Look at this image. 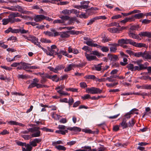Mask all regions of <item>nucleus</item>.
<instances>
[{"instance_id": "obj_27", "label": "nucleus", "mask_w": 151, "mask_h": 151, "mask_svg": "<svg viewBox=\"0 0 151 151\" xmlns=\"http://www.w3.org/2000/svg\"><path fill=\"white\" fill-rule=\"evenodd\" d=\"M84 78L86 79H91L95 80L96 78L95 76L93 75H87L85 76L84 77Z\"/></svg>"}, {"instance_id": "obj_46", "label": "nucleus", "mask_w": 151, "mask_h": 151, "mask_svg": "<svg viewBox=\"0 0 151 151\" xmlns=\"http://www.w3.org/2000/svg\"><path fill=\"white\" fill-rule=\"evenodd\" d=\"M84 43L86 44L88 46H91L93 43V41L92 40H89L84 41Z\"/></svg>"}, {"instance_id": "obj_7", "label": "nucleus", "mask_w": 151, "mask_h": 151, "mask_svg": "<svg viewBox=\"0 0 151 151\" xmlns=\"http://www.w3.org/2000/svg\"><path fill=\"white\" fill-rule=\"evenodd\" d=\"M27 40L31 42L36 45H37V44L38 43H40V42H38V39L34 36H29L27 38Z\"/></svg>"}, {"instance_id": "obj_49", "label": "nucleus", "mask_w": 151, "mask_h": 151, "mask_svg": "<svg viewBox=\"0 0 151 151\" xmlns=\"http://www.w3.org/2000/svg\"><path fill=\"white\" fill-rule=\"evenodd\" d=\"M2 22H3L2 24L3 25H6L9 22L8 18L3 19Z\"/></svg>"}, {"instance_id": "obj_4", "label": "nucleus", "mask_w": 151, "mask_h": 151, "mask_svg": "<svg viewBox=\"0 0 151 151\" xmlns=\"http://www.w3.org/2000/svg\"><path fill=\"white\" fill-rule=\"evenodd\" d=\"M88 91V93L90 92L92 94L100 93L102 92V90L97 88L92 87L88 88L87 90V92Z\"/></svg>"}, {"instance_id": "obj_45", "label": "nucleus", "mask_w": 151, "mask_h": 151, "mask_svg": "<svg viewBox=\"0 0 151 151\" xmlns=\"http://www.w3.org/2000/svg\"><path fill=\"white\" fill-rule=\"evenodd\" d=\"M44 33L46 35H47L49 37L53 36V34L51 32L46 31L44 32Z\"/></svg>"}, {"instance_id": "obj_14", "label": "nucleus", "mask_w": 151, "mask_h": 151, "mask_svg": "<svg viewBox=\"0 0 151 151\" xmlns=\"http://www.w3.org/2000/svg\"><path fill=\"white\" fill-rule=\"evenodd\" d=\"M49 74L47 73H44L42 76H41L42 78L40 80V83L42 84L45 83L47 80L46 78H48Z\"/></svg>"}, {"instance_id": "obj_59", "label": "nucleus", "mask_w": 151, "mask_h": 151, "mask_svg": "<svg viewBox=\"0 0 151 151\" xmlns=\"http://www.w3.org/2000/svg\"><path fill=\"white\" fill-rule=\"evenodd\" d=\"M9 132L6 129H4L3 131L0 133V134L2 135H5L6 134H9Z\"/></svg>"}, {"instance_id": "obj_3", "label": "nucleus", "mask_w": 151, "mask_h": 151, "mask_svg": "<svg viewBox=\"0 0 151 151\" xmlns=\"http://www.w3.org/2000/svg\"><path fill=\"white\" fill-rule=\"evenodd\" d=\"M59 17L61 19L54 20L53 22V23H63L65 22V21L69 19V17L67 15L61 16Z\"/></svg>"}, {"instance_id": "obj_41", "label": "nucleus", "mask_w": 151, "mask_h": 151, "mask_svg": "<svg viewBox=\"0 0 151 151\" xmlns=\"http://www.w3.org/2000/svg\"><path fill=\"white\" fill-rule=\"evenodd\" d=\"M135 123L134 120V119H132L131 121L128 122V126L129 127H132L134 125Z\"/></svg>"}, {"instance_id": "obj_48", "label": "nucleus", "mask_w": 151, "mask_h": 151, "mask_svg": "<svg viewBox=\"0 0 151 151\" xmlns=\"http://www.w3.org/2000/svg\"><path fill=\"white\" fill-rule=\"evenodd\" d=\"M63 144V142L61 140H58L56 142H52V145L54 146L55 147L56 145H57V144Z\"/></svg>"}, {"instance_id": "obj_58", "label": "nucleus", "mask_w": 151, "mask_h": 151, "mask_svg": "<svg viewBox=\"0 0 151 151\" xmlns=\"http://www.w3.org/2000/svg\"><path fill=\"white\" fill-rule=\"evenodd\" d=\"M9 18H8L9 22L11 23H14V19L12 17L10 16V15L8 16Z\"/></svg>"}, {"instance_id": "obj_30", "label": "nucleus", "mask_w": 151, "mask_h": 151, "mask_svg": "<svg viewBox=\"0 0 151 151\" xmlns=\"http://www.w3.org/2000/svg\"><path fill=\"white\" fill-rule=\"evenodd\" d=\"M108 30L112 33H116L118 31V29L116 28H109L108 29Z\"/></svg>"}, {"instance_id": "obj_55", "label": "nucleus", "mask_w": 151, "mask_h": 151, "mask_svg": "<svg viewBox=\"0 0 151 151\" xmlns=\"http://www.w3.org/2000/svg\"><path fill=\"white\" fill-rule=\"evenodd\" d=\"M83 131L85 132L86 133H91V134H94V132H93L89 129H84L83 130Z\"/></svg>"}, {"instance_id": "obj_34", "label": "nucleus", "mask_w": 151, "mask_h": 151, "mask_svg": "<svg viewBox=\"0 0 151 151\" xmlns=\"http://www.w3.org/2000/svg\"><path fill=\"white\" fill-rule=\"evenodd\" d=\"M142 54L143 52H139L136 53H134V52L133 55L137 57H142Z\"/></svg>"}, {"instance_id": "obj_51", "label": "nucleus", "mask_w": 151, "mask_h": 151, "mask_svg": "<svg viewBox=\"0 0 151 151\" xmlns=\"http://www.w3.org/2000/svg\"><path fill=\"white\" fill-rule=\"evenodd\" d=\"M96 19H96V17L91 19L87 23V25L91 24L95 21V20Z\"/></svg>"}, {"instance_id": "obj_12", "label": "nucleus", "mask_w": 151, "mask_h": 151, "mask_svg": "<svg viewBox=\"0 0 151 151\" xmlns=\"http://www.w3.org/2000/svg\"><path fill=\"white\" fill-rule=\"evenodd\" d=\"M127 121V120L126 118H124L122 122L120 124L119 126L122 127L123 129L126 128L128 127V124L126 123Z\"/></svg>"}, {"instance_id": "obj_8", "label": "nucleus", "mask_w": 151, "mask_h": 151, "mask_svg": "<svg viewBox=\"0 0 151 151\" xmlns=\"http://www.w3.org/2000/svg\"><path fill=\"white\" fill-rule=\"evenodd\" d=\"M109 46H111L110 48V51L111 52H115L117 50V47L119 46V44L113 43L109 44Z\"/></svg>"}, {"instance_id": "obj_42", "label": "nucleus", "mask_w": 151, "mask_h": 151, "mask_svg": "<svg viewBox=\"0 0 151 151\" xmlns=\"http://www.w3.org/2000/svg\"><path fill=\"white\" fill-rule=\"evenodd\" d=\"M57 92L60 94L61 95H63L64 96L68 95L69 94L67 92H65L64 91H62L60 90H58L57 91Z\"/></svg>"}, {"instance_id": "obj_56", "label": "nucleus", "mask_w": 151, "mask_h": 151, "mask_svg": "<svg viewBox=\"0 0 151 151\" xmlns=\"http://www.w3.org/2000/svg\"><path fill=\"white\" fill-rule=\"evenodd\" d=\"M74 100L72 98H70L68 101L67 103H68L69 106H71L72 105L74 102Z\"/></svg>"}, {"instance_id": "obj_13", "label": "nucleus", "mask_w": 151, "mask_h": 151, "mask_svg": "<svg viewBox=\"0 0 151 151\" xmlns=\"http://www.w3.org/2000/svg\"><path fill=\"white\" fill-rule=\"evenodd\" d=\"M20 63L21 64V65H22L23 69L26 70V71H30V70H26V69H29L30 66L29 65H31V64L23 62H21Z\"/></svg>"}, {"instance_id": "obj_1", "label": "nucleus", "mask_w": 151, "mask_h": 151, "mask_svg": "<svg viewBox=\"0 0 151 151\" xmlns=\"http://www.w3.org/2000/svg\"><path fill=\"white\" fill-rule=\"evenodd\" d=\"M40 128L39 127H35L27 129V130L22 131L21 133L24 134H27L30 132L32 133L36 132L35 133H33L32 134V137H37L40 136V131L39 130Z\"/></svg>"}, {"instance_id": "obj_38", "label": "nucleus", "mask_w": 151, "mask_h": 151, "mask_svg": "<svg viewBox=\"0 0 151 151\" xmlns=\"http://www.w3.org/2000/svg\"><path fill=\"white\" fill-rule=\"evenodd\" d=\"M127 57L124 58L123 59V62H120V64L121 65L124 66L127 64Z\"/></svg>"}, {"instance_id": "obj_9", "label": "nucleus", "mask_w": 151, "mask_h": 151, "mask_svg": "<svg viewBox=\"0 0 151 151\" xmlns=\"http://www.w3.org/2000/svg\"><path fill=\"white\" fill-rule=\"evenodd\" d=\"M41 141V139L39 138H36L34 139L32 141L30 142L29 143L30 145L32 146L35 147L37 146V143H39Z\"/></svg>"}, {"instance_id": "obj_17", "label": "nucleus", "mask_w": 151, "mask_h": 151, "mask_svg": "<svg viewBox=\"0 0 151 151\" xmlns=\"http://www.w3.org/2000/svg\"><path fill=\"white\" fill-rule=\"evenodd\" d=\"M150 32H142L138 34L140 37H148L150 38Z\"/></svg>"}, {"instance_id": "obj_15", "label": "nucleus", "mask_w": 151, "mask_h": 151, "mask_svg": "<svg viewBox=\"0 0 151 151\" xmlns=\"http://www.w3.org/2000/svg\"><path fill=\"white\" fill-rule=\"evenodd\" d=\"M89 2L87 1H82L81 2V8L84 9H86L88 7V4Z\"/></svg>"}, {"instance_id": "obj_10", "label": "nucleus", "mask_w": 151, "mask_h": 151, "mask_svg": "<svg viewBox=\"0 0 151 151\" xmlns=\"http://www.w3.org/2000/svg\"><path fill=\"white\" fill-rule=\"evenodd\" d=\"M85 56L88 61H92L97 59L96 56L91 55L90 54H88L86 52L85 53Z\"/></svg>"}, {"instance_id": "obj_31", "label": "nucleus", "mask_w": 151, "mask_h": 151, "mask_svg": "<svg viewBox=\"0 0 151 151\" xmlns=\"http://www.w3.org/2000/svg\"><path fill=\"white\" fill-rule=\"evenodd\" d=\"M21 137L26 140H28L33 137L32 135L31 136L28 134H22L21 135Z\"/></svg>"}, {"instance_id": "obj_19", "label": "nucleus", "mask_w": 151, "mask_h": 151, "mask_svg": "<svg viewBox=\"0 0 151 151\" xmlns=\"http://www.w3.org/2000/svg\"><path fill=\"white\" fill-rule=\"evenodd\" d=\"M142 57L145 59H151V55L146 51L143 52Z\"/></svg>"}, {"instance_id": "obj_50", "label": "nucleus", "mask_w": 151, "mask_h": 151, "mask_svg": "<svg viewBox=\"0 0 151 151\" xmlns=\"http://www.w3.org/2000/svg\"><path fill=\"white\" fill-rule=\"evenodd\" d=\"M127 68L128 69L132 71H134V65L133 64H129L127 65Z\"/></svg>"}, {"instance_id": "obj_18", "label": "nucleus", "mask_w": 151, "mask_h": 151, "mask_svg": "<svg viewBox=\"0 0 151 151\" xmlns=\"http://www.w3.org/2000/svg\"><path fill=\"white\" fill-rule=\"evenodd\" d=\"M49 79H51L53 81L56 82H58L59 80V78H58L57 75H55L54 76H51L49 75Z\"/></svg>"}, {"instance_id": "obj_44", "label": "nucleus", "mask_w": 151, "mask_h": 151, "mask_svg": "<svg viewBox=\"0 0 151 151\" xmlns=\"http://www.w3.org/2000/svg\"><path fill=\"white\" fill-rule=\"evenodd\" d=\"M40 41L41 42L45 43H50L51 42V41L50 40H47L45 38H42L41 39Z\"/></svg>"}, {"instance_id": "obj_62", "label": "nucleus", "mask_w": 151, "mask_h": 151, "mask_svg": "<svg viewBox=\"0 0 151 151\" xmlns=\"http://www.w3.org/2000/svg\"><path fill=\"white\" fill-rule=\"evenodd\" d=\"M80 104L81 101H77L74 103L73 105V107H77Z\"/></svg>"}, {"instance_id": "obj_40", "label": "nucleus", "mask_w": 151, "mask_h": 151, "mask_svg": "<svg viewBox=\"0 0 151 151\" xmlns=\"http://www.w3.org/2000/svg\"><path fill=\"white\" fill-rule=\"evenodd\" d=\"M19 33L20 32L21 34H26L29 32L28 30H25L23 29L20 28L18 29Z\"/></svg>"}, {"instance_id": "obj_61", "label": "nucleus", "mask_w": 151, "mask_h": 151, "mask_svg": "<svg viewBox=\"0 0 151 151\" xmlns=\"http://www.w3.org/2000/svg\"><path fill=\"white\" fill-rule=\"evenodd\" d=\"M79 17L81 18H86L88 17V16H86L85 14H83V12H81V13L79 15Z\"/></svg>"}, {"instance_id": "obj_39", "label": "nucleus", "mask_w": 151, "mask_h": 151, "mask_svg": "<svg viewBox=\"0 0 151 151\" xmlns=\"http://www.w3.org/2000/svg\"><path fill=\"white\" fill-rule=\"evenodd\" d=\"M134 94V95H141L142 96H147V93L143 92L141 93H135V92H132V95Z\"/></svg>"}, {"instance_id": "obj_25", "label": "nucleus", "mask_w": 151, "mask_h": 151, "mask_svg": "<svg viewBox=\"0 0 151 151\" xmlns=\"http://www.w3.org/2000/svg\"><path fill=\"white\" fill-rule=\"evenodd\" d=\"M99 47H100L101 50L103 52H106L109 50V47H107L103 46H99Z\"/></svg>"}, {"instance_id": "obj_21", "label": "nucleus", "mask_w": 151, "mask_h": 151, "mask_svg": "<svg viewBox=\"0 0 151 151\" xmlns=\"http://www.w3.org/2000/svg\"><path fill=\"white\" fill-rule=\"evenodd\" d=\"M15 7L16 8L18 9V11L19 12H21L23 14H26L27 13L29 12L28 11H24L23 10V9L22 8V7L18 5H17L15 6Z\"/></svg>"}, {"instance_id": "obj_29", "label": "nucleus", "mask_w": 151, "mask_h": 151, "mask_svg": "<svg viewBox=\"0 0 151 151\" xmlns=\"http://www.w3.org/2000/svg\"><path fill=\"white\" fill-rule=\"evenodd\" d=\"M60 37L62 38H67L69 37L70 35L66 32H62L60 34Z\"/></svg>"}, {"instance_id": "obj_52", "label": "nucleus", "mask_w": 151, "mask_h": 151, "mask_svg": "<svg viewBox=\"0 0 151 151\" xmlns=\"http://www.w3.org/2000/svg\"><path fill=\"white\" fill-rule=\"evenodd\" d=\"M109 26L112 27V26H116L117 27H120V26L119 25V24L115 22H114L111 23L109 24Z\"/></svg>"}, {"instance_id": "obj_54", "label": "nucleus", "mask_w": 151, "mask_h": 151, "mask_svg": "<svg viewBox=\"0 0 151 151\" xmlns=\"http://www.w3.org/2000/svg\"><path fill=\"white\" fill-rule=\"evenodd\" d=\"M133 114V113H131V111L127 113L125 115V118H126V119H129L131 117V114Z\"/></svg>"}, {"instance_id": "obj_24", "label": "nucleus", "mask_w": 151, "mask_h": 151, "mask_svg": "<svg viewBox=\"0 0 151 151\" xmlns=\"http://www.w3.org/2000/svg\"><path fill=\"white\" fill-rule=\"evenodd\" d=\"M55 148L59 150L65 151L66 150L65 147L61 145H56Z\"/></svg>"}, {"instance_id": "obj_53", "label": "nucleus", "mask_w": 151, "mask_h": 151, "mask_svg": "<svg viewBox=\"0 0 151 151\" xmlns=\"http://www.w3.org/2000/svg\"><path fill=\"white\" fill-rule=\"evenodd\" d=\"M42 129L44 131H46L47 132H53V130L50 129H48L46 127H44L43 128H41L40 129Z\"/></svg>"}, {"instance_id": "obj_32", "label": "nucleus", "mask_w": 151, "mask_h": 151, "mask_svg": "<svg viewBox=\"0 0 151 151\" xmlns=\"http://www.w3.org/2000/svg\"><path fill=\"white\" fill-rule=\"evenodd\" d=\"M129 35L130 37L135 39H138L139 38L138 35H135L133 33H129Z\"/></svg>"}, {"instance_id": "obj_63", "label": "nucleus", "mask_w": 151, "mask_h": 151, "mask_svg": "<svg viewBox=\"0 0 151 151\" xmlns=\"http://www.w3.org/2000/svg\"><path fill=\"white\" fill-rule=\"evenodd\" d=\"M17 77L19 78H21L22 79H25L27 78L26 75H18Z\"/></svg>"}, {"instance_id": "obj_43", "label": "nucleus", "mask_w": 151, "mask_h": 151, "mask_svg": "<svg viewBox=\"0 0 151 151\" xmlns=\"http://www.w3.org/2000/svg\"><path fill=\"white\" fill-rule=\"evenodd\" d=\"M69 24H71L72 23H73L76 20V17H72L70 18L69 17Z\"/></svg>"}, {"instance_id": "obj_2", "label": "nucleus", "mask_w": 151, "mask_h": 151, "mask_svg": "<svg viewBox=\"0 0 151 151\" xmlns=\"http://www.w3.org/2000/svg\"><path fill=\"white\" fill-rule=\"evenodd\" d=\"M39 80L36 78L33 79L32 82L29 85L28 88H31L36 87L37 88H42V84L38 83Z\"/></svg>"}, {"instance_id": "obj_11", "label": "nucleus", "mask_w": 151, "mask_h": 151, "mask_svg": "<svg viewBox=\"0 0 151 151\" xmlns=\"http://www.w3.org/2000/svg\"><path fill=\"white\" fill-rule=\"evenodd\" d=\"M108 58L111 61H115L118 60V57L116 55H113L109 54L108 55Z\"/></svg>"}, {"instance_id": "obj_64", "label": "nucleus", "mask_w": 151, "mask_h": 151, "mask_svg": "<svg viewBox=\"0 0 151 151\" xmlns=\"http://www.w3.org/2000/svg\"><path fill=\"white\" fill-rule=\"evenodd\" d=\"M90 98V96L88 94H87L84 95L83 96L81 97V98L83 100H86Z\"/></svg>"}, {"instance_id": "obj_26", "label": "nucleus", "mask_w": 151, "mask_h": 151, "mask_svg": "<svg viewBox=\"0 0 151 151\" xmlns=\"http://www.w3.org/2000/svg\"><path fill=\"white\" fill-rule=\"evenodd\" d=\"M22 14H20L18 12H14L11 14H10V16L13 17L14 18L15 17H20V16H21Z\"/></svg>"}, {"instance_id": "obj_35", "label": "nucleus", "mask_w": 151, "mask_h": 151, "mask_svg": "<svg viewBox=\"0 0 151 151\" xmlns=\"http://www.w3.org/2000/svg\"><path fill=\"white\" fill-rule=\"evenodd\" d=\"M72 12L70 10H69L67 9H65L63 10L61 12V13L64 14H68L72 13Z\"/></svg>"}, {"instance_id": "obj_16", "label": "nucleus", "mask_w": 151, "mask_h": 151, "mask_svg": "<svg viewBox=\"0 0 151 151\" xmlns=\"http://www.w3.org/2000/svg\"><path fill=\"white\" fill-rule=\"evenodd\" d=\"M24 146L26 148L22 147V151H31L32 150V147L29 144L26 143V145H25Z\"/></svg>"}, {"instance_id": "obj_47", "label": "nucleus", "mask_w": 151, "mask_h": 151, "mask_svg": "<svg viewBox=\"0 0 151 151\" xmlns=\"http://www.w3.org/2000/svg\"><path fill=\"white\" fill-rule=\"evenodd\" d=\"M90 54H93L96 55L98 56H100V53L98 51L96 50L92 51L91 52Z\"/></svg>"}, {"instance_id": "obj_37", "label": "nucleus", "mask_w": 151, "mask_h": 151, "mask_svg": "<svg viewBox=\"0 0 151 151\" xmlns=\"http://www.w3.org/2000/svg\"><path fill=\"white\" fill-rule=\"evenodd\" d=\"M118 82H114L113 83H106V85L108 87H113L115 86H116L118 85Z\"/></svg>"}, {"instance_id": "obj_28", "label": "nucleus", "mask_w": 151, "mask_h": 151, "mask_svg": "<svg viewBox=\"0 0 151 151\" xmlns=\"http://www.w3.org/2000/svg\"><path fill=\"white\" fill-rule=\"evenodd\" d=\"M132 45L137 47H143V44L142 43H137L134 42L133 40L132 41Z\"/></svg>"}, {"instance_id": "obj_23", "label": "nucleus", "mask_w": 151, "mask_h": 151, "mask_svg": "<svg viewBox=\"0 0 151 151\" xmlns=\"http://www.w3.org/2000/svg\"><path fill=\"white\" fill-rule=\"evenodd\" d=\"M145 15L142 13H139L134 15V17L135 19H139L143 17Z\"/></svg>"}, {"instance_id": "obj_22", "label": "nucleus", "mask_w": 151, "mask_h": 151, "mask_svg": "<svg viewBox=\"0 0 151 151\" xmlns=\"http://www.w3.org/2000/svg\"><path fill=\"white\" fill-rule=\"evenodd\" d=\"M64 67L62 65H60L57 66L55 68V73H57L58 70H61L64 69Z\"/></svg>"}, {"instance_id": "obj_20", "label": "nucleus", "mask_w": 151, "mask_h": 151, "mask_svg": "<svg viewBox=\"0 0 151 151\" xmlns=\"http://www.w3.org/2000/svg\"><path fill=\"white\" fill-rule=\"evenodd\" d=\"M75 64L73 63H71L69 65L67 68L64 69V71L65 72L69 71L72 70L73 67H75Z\"/></svg>"}, {"instance_id": "obj_6", "label": "nucleus", "mask_w": 151, "mask_h": 151, "mask_svg": "<svg viewBox=\"0 0 151 151\" xmlns=\"http://www.w3.org/2000/svg\"><path fill=\"white\" fill-rule=\"evenodd\" d=\"M46 17L43 15H37L34 17V20L36 22H40L42 21L45 19Z\"/></svg>"}, {"instance_id": "obj_33", "label": "nucleus", "mask_w": 151, "mask_h": 151, "mask_svg": "<svg viewBox=\"0 0 151 151\" xmlns=\"http://www.w3.org/2000/svg\"><path fill=\"white\" fill-rule=\"evenodd\" d=\"M142 89L147 90L151 89V85L150 84H145L142 85Z\"/></svg>"}, {"instance_id": "obj_60", "label": "nucleus", "mask_w": 151, "mask_h": 151, "mask_svg": "<svg viewBox=\"0 0 151 151\" xmlns=\"http://www.w3.org/2000/svg\"><path fill=\"white\" fill-rule=\"evenodd\" d=\"M10 31L12 33H19V30L18 29H13L11 27H10Z\"/></svg>"}, {"instance_id": "obj_36", "label": "nucleus", "mask_w": 151, "mask_h": 151, "mask_svg": "<svg viewBox=\"0 0 151 151\" xmlns=\"http://www.w3.org/2000/svg\"><path fill=\"white\" fill-rule=\"evenodd\" d=\"M50 30L51 31V32H52V33L54 34L53 36L55 37L60 35L59 32H56L55 29L53 28H51L50 29Z\"/></svg>"}, {"instance_id": "obj_5", "label": "nucleus", "mask_w": 151, "mask_h": 151, "mask_svg": "<svg viewBox=\"0 0 151 151\" xmlns=\"http://www.w3.org/2000/svg\"><path fill=\"white\" fill-rule=\"evenodd\" d=\"M133 40L131 39H122L118 40V43L120 44H129L132 45Z\"/></svg>"}, {"instance_id": "obj_57", "label": "nucleus", "mask_w": 151, "mask_h": 151, "mask_svg": "<svg viewBox=\"0 0 151 151\" xmlns=\"http://www.w3.org/2000/svg\"><path fill=\"white\" fill-rule=\"evenodd\" d=\"M106 78L105 79V78H102L101 79H99L96 78V80H95V81H99V82H105L106 81Z\"/></svg>"}]
</instances>
